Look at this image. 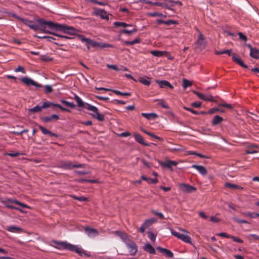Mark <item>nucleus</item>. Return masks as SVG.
<instances>
[{
    "instance_id": "obj_34",
    "label": "nucleus",
    "mask_w": 259,
    "mask_h": 259,
    "mask_svg": "<svg viewBox=\"0 0 259 259\" xmlns=\"http://www.w3.org/2000/svg\"><path fill=\"white\" fill-rule=\"evenodd\" d=\"M114 25L115 27H133L132 25L126 24L124 22H115L114 23Z\"/></svg>"
},
{
    "instance_id": "obj_29",
    "label": "nucleus",
    "mask_w": 259,
    "mask_h": 259,
    "mask_svg": "<svg viewBox=\"0 0 259 259\" xmlns=\"http://www.w3.org/2000/svg\"><path fill=\"white\" fill-rule=\"evenodd\" d=\"M223 120V118L222 117L219 115H215L211 121V123L213 125H216L221 123Z\"/></svg>"
},
{
    "instance_id": "obj_44",
    "label": "nucleus",
    "mask_w": 259,
    "mask_h": 259,
    "mask_svg": "<svg viewBox=\"0 0 259 259\" xmlns=\"http://www.w3.org/2000/svg\"><path fill=\"white\" fill-rule=\"evenodd\" d=\"M245 214L252 219H255L256 217H259V213L254 212H247L245 213Z\"/></svg>"
},
{
    "instance_id": "obj_23",
    "label": "nucleus",
    "mask_w": 259,
    "mask_h": 259,
    "mask_svg": "<svg viewBox=\"0 0 259 259\" xmlns=\"http://www.w3.org/2000/svg\"><path fill=\"white\" fill-rule=\"evenodd\" d=\"M6 229L9 232L12 233H21L23 232V229L22 228L14 226H8Z\"/></svg>"
},
{
    "instance_id": "obj_9",
    "label": "nucleus",
    "mask_w": 259,
    "mask_h": 259,
    "mask_svg": "<svg viewBox=\"0 0 259 259\" xmlns=\"http://www.w3.org/2000/svg\"><path fill=\"white\" fill-rule=\"evenodd\" d=\"M52 106L57 107V108L60 109L62 111H68V112L70 111L68 109H67L66 108H64L63 107L61 106L60 104L53 103H52L50 102H43L41 106H42V108H47L51 107Z\"/></svg>"
},
{
    "instance_id": "obj_19",
    "label": "nucleus",
    "mask_w": 259,
    "mask_h": 259,
    "mask_svg": "<svg viewBox=\"0 0 259 259\" xmlns=\"http://www.w3.org/2000/svg\"><path fill=\"white\" fill-rule=\"evenodd\" d=\"M191 167L197 169L203 176H205L207 174V170L203 166L193 164Z\"/></svg>"
},
{
    "instance_id": "obj_11",
    "label": "nucleus",
    "mask_w": 259,
    "mask_h": 259,
    "mask_svg": "<svg viewBox=\"0 0 259 259\" xmlns=\"http://www.w3.org/2000/svg\"><path fill=\"white\" fill-rule=\"evenodd\" d=\"M193 93L194 94H195L196 95H197L198 96V97L200 99H202V100H203L205 101H210V102H216V101L214 99L213 97L211 95L205 96V95L195 91H193Z\"/></svg>"
},
{
    "instance_id": "obj_13",
    "label": "nucleus",
    "mask_w": 259,
    "mask_h": 259,
    "mask_svg": "<svg viewBox=\"0 0 259 259\" xmlns=\"http://www.w3.org/2000/svg\"><path fill=\"white\" fill-rule=\"evenodd\" d=\"M84 230L85 233L89 237H95L99 235L98 230L95 229L87 227L84 228Z\"/></svg>"
},
{
    "instance_id": "obj_48",
    "label": "nucleus",
    "mask_w": 259,
    "mask_h": 259,
    "mask_svg": "<svg viewBox=\"0 0 259 259\" xmlns=\"http://www.w3.org/2000/svg\"><path fill=\"white\" fill-rule=\"evenodd\" d=\"M184 109L185 110H186V111H190L192 113L195 114V115H198L199 114V112L196 110H194V109L191 108H189V107H185L184 106Z\"/></svg>"
},
{
    "instance_id": "obj_63",
    "label": "nucleus",
    "mask_w": 259,
    "mask_h": 259,
    "mask_svg": "<svg viewBox=\"0 0 259 259\" xmlns=\"http://www.w3.org/2000/svg\"><path fill=\"white\" fill-rule=\"evenodd\" d=\"M20 155V153H19V152H15V153H8V155L12 157H17L19 155Z\"/></svg>"
},
{
    "instance_id": "obj_58",
    "label": "nucleus",
    "mask_w": 259,
    "mask_h": 259,
    "mask_svg": "<svg viewBox=\"0 0 259 259\" xmlns=\"http://www.w3.org/2000/svg\"><path fill=\"white\" fill-rule=\"evenodd\" d=\"M157 179L148 178L147 182L148 183L156 184L158 182Z\"/></svg>"
},
{
    "instance_id": "obj_16",
    "label": "nucleus",
    "mask_w": 259,
    "mask_h": 259,
    "mask_svg": "<svg viewBox=\"0 0 259 259\" xmlns=\"http://www.w3.org/2000/svg\"><path fill=\"white\" fill-rule=\"evenodd\" d=\"M145 3L147 4H149V5H153V6L162 7H163L168 10H171V9L170 8V6H169V4H167V3H160V2H152L151 1H145Z\"/></svg>"
},
{
    "instance_id": "obj_47",
    "label": "nucleus",
    "mask_w": 259,
    "mask_h": 259,
    "mask_svg": "<svg viewBox=\"0 0 259 259\" xmlns=\"http://www.w3.org/2000/svg\"><path fill=\"white\" fill-rule=\"evenodd\" d=\"M45 92L46 94H49L53 91L52 88L50 85H46L45 87Z\"/></svg>"
},
{
    "instance_id": "obj_7",
    "label": "nucleus",
    "mask_w": 259,
    "mask_h": 259,
    "mask_svg": "<svg viewBox=\"0 0 259 259\" xmlns=\"http://www.w3.org/2000/svg\"><path fill=\"white\" fill-rule=\"evenodd\" d=\"M181 190L186 193H190L196 191V188L188 184L182 183L179 184Z\"/></svg>"
},
{
    "instance_id": "obj_64",
    "label": "nucleus",
    "mask_w": 259,
    "mask_h": 259,
    "mask_svg": "<svg viewBox=\"0 0 259 259\" xmlns=\"http://www.w3.org/2000/svg\"><path fill=\"white\" fill-rule=\"evenodd\" d=\"M218 111H219V109L218 108H213L210 109L209 110L208 113H209V114H213V113L217 112Z\"/></svg>"
},
{
    "instance_id": "obj_46",
    "label": "nucleus",
    "mask_w": 259,
    "mask_h": 259,
    "mask_svg": "<svg viewBox=\"0 0 259 259\" xmlns=\"http://www.w3.org/2000/svg\"><path fill=\"white\" fill-rule=\"evenodd\" d=\"M15 72H21L22 73H26V70L24 68L21 66H18L14 70Z\"/></svg>"
},
{
    "instance_id": "obj_1",
    "label": "nucleus",
    "mask_w": 259,
    "mask_h": 259,
    "mask_svg": "<svg viewBox=\"0 0 259 259\" xmlns=\"http://www.w3.org/2000/svg\"><path fill=\"white\" fill-rule=\"evenodd\" d=\"M37 21L38 23V25L34 24L31 20L24 18L21 20L22 22L34 31L40 30L46 33H50L61 39H70V37L55 33H51L50 31L46 30V29L48 28L52 30L60 31L71 35L75 34L76 33L75 29L73 27L53 23L52 21H47L44 19H38L37 20Z\"/></svg>"
},
{
    "instance_id": "obj_25",
    "label": "nucleus",
    "mask_w": 259,
    "mask_h": 259,
    "mask_svg": "<svg viewBox=\"0 0 259 259\" xmlns=\"http://www.w3.org/2000/svg\"><path fill=\"white\" fill-rule=\"evenodd\" d=\"M7 202H11V203H14L16 204H18L24 208H29V209L30 208V206H29L24 203H21V202L18 201L16 199H8L7 200Z\"/></svg>"
},
{
    "instance_id": "obj_33",
    "label": "nucleus",
    "mask_w": 259,
    "mask_h": 259,
    "mask_svg": "<svg viewBox=\"0 0 259 259\" xmlns=\"http://www.w3.org/2000/svg\"><path fill=\"white\" fill-rule=\"evenodd\" d=\"M165 53H166L165 52L158 50L152 51L151 52V54L152 55L158 57H162Z\"/></svg>"
},
{
    "instance_id": "obj_50",
    "label": "nucleus",
    "mask_w": 259,
    "mask_h": 259,
    "mask_svg": "<svg viewBox=\"0 0 259 259\" xmlns=\"http://www.w3.org/2000/svg\"><path fill=\"white\" fill-rule=\"evenodd\" d=\"M149 15L152 17H166L165 15H163L162 14L158 12L151 13L149 14Z\"/></svg>"
},
{
    "instance_id": "obj_4",
    "label": "nucleus",
    "mask_w": 259,
    "mask_h": 259,
    "mask_svg": "<svg viewBox=\"0 0 259 259\" xmlns=\"http://www.w3.org/2000/svg\"><path fill=\"white\" fill-rule=\"evenodd\" d=\"M171 233L175 237L187 243H191V238L186 234H180L173 229L170 230Z\"/></svg>"
},
{
    "instance_id": "obj_14",
    "label": "nucleus",
    "mask_w": 259,
    "mask_h": 259,
    "mask_svg": "<svg viewBox=\"0 0 259 259\" xmlns=\"http://www.w3.org/2000/svg\"><path fill=\"white\" fill-rule=\"evenodd\" d=\"M258 149V146L255 144H250L248 145L245 150V153L246 154H255L258 152L257 149Z\"/></svg>"
},
{
    "instance_id": "obj_53",
    "label": "nucleus",
    "mask_w": 259,
    "mask_h": 259,
    "mask_svg": "<svg viewBox=\"0 0 259 259\" xmlns=\"http://www.w3.org/2000/svg\"><path fill=\"white\" fill-rule=\"evenodd\" d=\"M175 4H178L180 6H182L183 5V4H182V3L181 2L179 1H175L172 0V2H171V4H169V5L170 6V8L171 10H172V9L171 8V7H174Z\"/></svg>"
},
{
    "instance_id": "obj_31",
    "label": "nucleus",
    "mask_w": 259,
    "mask_h": 259,
    "mask_svg": "<svg viewBox=\"0 0 259 259\" xmlns=\"http://www.w3.org/2000/svg\"><path fill=\"white\" fill-rule=\"evenodd\" d=\"M143 117H145L148 120H150L152 119H155L157 117V115L155 113H142L141 114Z\"/></svg>"
},
{
    "instance_id": "obj_60",
    "label": "nucleus",
    "mask_w": 259,
    "mask_h": 259,
    "mask_svg": "<svg viewBox=\"0 0 259 259\" xmlns=\"http://www.w3.org/2000/svg\"><path fill=\"white\" fill-rule=\"evenodd\" d=\"M153 213L155 215H157L158 217H159L160 219H164V215L161 212H158L153 210Z\"/></svg>"
},
{
    "instance_id": "obj_40",
    "label": "nucleus",
    "mask_w": 259,
    "mask_h": 259,
    "mask_svg": "<svg viewBox=\"0 0 259 259\" xmlns=\"http://www.w3.org/2000/svg\"><path fill=\"white\" fill-rule=\"evenodd\" d=\"M61 102L66 106L70 107L71 108H75V105L72 102H69L65 100H61Z\"/></svg>"
},
{
    "instance_id": "obj_8",
    "label": "nucleus",
    "mask_w": 259,
    "mask_h": 259,
    "mask_svg": "<svg viewBox=\"0 0 259 259\" xmlns=\"http://www.w3.org/2000/svg\"><path fill=\"white\" fill-rule=\"evenodd\" d=\"M82 42H84L85 43V45L88 50H90L91 47H93L94 48H98V46L99 45V42H98L89 38H87L82 35Z\"/></svg>"
},
{
    "instance_id": "obj_5",
    "label": "nucleus",
    "mask_w": 259,
    "mask_h": 259,
    "mask_svg": "<svg viewBox=\"0 0 259 259\" xmlns=\"http://www.w3.org/2000/svg\"><path fill=\"white\" fill-rule=\"evenodd\" d=\"M19 79L21 82L28 86L34 85L37 89L42 87V85L41 84L35 82L28 76H24L20 78Z\"/></svg>"
},
{
    "instance_id": "obj_39",
    "label": "nucleus",
    "mask_w": 259,
    "mask_h": 259,
    "mask_svg": "<svg viewBox=\"0 0 259 259\" xmlns=\"http://www.w3.org/2000/svg\"><path fill=\"white\" fill-rule=\"evenodd\" d=\"M63 166L66 168H68V169H70V168H72L73 167H79L81 166V165L80 164H79L78 165H73L71 163L69 162H66L63 165Z\"/></svg>"
},
{
    "instance_id": "obj_24",
    "label": "nucleus",
    "mask_w": 259,
    "mask_h": 259,
    "mask_svg": "<svg viewBox=\"0 0 259 259\" xmlns=\"http://www.w3.org/2000/svg\"><path fill=\"white\" fill-rule=\"evenodd\" d=\"M232 60L234 62L238 64L242 67L244 68H247L248 66L243 63L242 60L240 58L236 57L235 55L232 56Z\"/></svg>"
},
{
    "instance_id": "obj_37",
    "label": "nucleus",
    "mask_w": 259,
    "mask_h": 259,
    "mask_svg": "<svg viewBox=\"0 0 259 259\" xmlns=\"http://www.w3.org/2000/svg\"><path fill=\"white\" fill-rule=\"evenodd\" d=\"M139 81L145 85H149L150 84V81L145 77H140L139 79Z\"/></svg>"
},
{
    "instance_id": "obj_52",
    "label": "nucleus",
    "mask_w": 259,
    "mask_h": 259,
    "mask_svg": "<svg viewBox=\"0 0 259 259\" xmlns=\"http://www.w3.org/2000/svg\"><path fill=\"white\" fill-rule=\"evenodd\" d=\"M81 181H82V184L84 182H89L91 183H96L98 182V180H89V179H83V178H82Z\"/></svg>"
},
{
    "instance_id": "obj_56",
    "label": "nucleus",
    "mask_w": 259,
    "mask_h": 259,
    "mask_svg": "<svg viewBox=\"0 0 259 259\" xmlns=\"http://www.w3.org/2000/svg\"><path fill=\"white\" fill-rule=\"evenodd\" d=\"M230 238L232 239L235 242H238L240 243H242L243 242V241L242 239H241L240 238H236L235 237L233 236H231L230 237Z\"/></svg>"
},
{
    "instance_id": "obj_35",
    "label": "nucleus",
    "mask_w": 259,
    "mask_h": 259,
    "mask_svg": "<svg viewBox=\"0 0 259 259\" xmlns=\"http://www.w3.org/2000/svg\"><path fill=\"white\" fill-rule=\"evenodd\" d=\"M141 42V39L140 38H136L132 41H125L124 44L126 45H134L136 44L140 43Z\"/></svg>"
},
{
    "instance_id": "obj_43",
    "label": "nucleus",
    "mask_w": 259,
    "mask_h": 259,
    "mask_svg": "<svg viewBox=\"0 0 259 259\" xmlns=\"http://www.w3.org/2000/svg\"><path fill=\"white\" fill-rule=\"evenodd\" d=\"M192 83L190 81L184 79L183 81V87L184 89H186L187 88L191 86Z\"/></svg>"
},
{
    "instance_id": "obj_21",
    "label": "nucleus",
    "mask_w": 259,
    "mask_h": 259,
    "mask_svg": "<svg viewBox=\"0 0 259 259\" xmlns=\"http://www.w3.org/2000/svg\"><path fill=\"white\" fill-rule=\"evenodd\" d=\"M157 249L160 252L165 254V255L168 257H172L174 256L173 253L169 250L161 247H158Z\"/></svg>"
},
{
    "instance_id": "obj_12",
    "label": "nucleus",
    "mask_w": 259,
    "mask_h": 259,
    "mask_svg": "<svg viewBox=\"0 0 259 259\" xmlns=\"http://www.w3.org/2000/svg\"><path fill=\"white\" fill-rule=\"evenodd\" d=\"M115 234L120 237V238L122 239V241L127 245L132 240L130 239L128 235L124 232H122L119 231H116L115 232Z\"/></svg>"
},
{
    "instance_id": "obj_28",
    "label": "nucleus",
    "mask_w": 259,
    "mask_h": 259,
    "mask_svg": "<svg viewBox=\"0 0 259 259\" xmlns=\"http://www.w3.org/2000/svg\"><path fill=\"white\" fill-rule=\"evenodd\" d=\"M250 56L255 59H259V50L256 48H251Z\"/></svg>"
},
{
    "instance_id": "obj_59",
    "label": "nucleus",
    "mask_w": 259,
    "mask_h": 259,
    "mask_svg": "<svg viewBox=\"0 0 259 259\" xmlns=\"http://www.w3.org/2000/svg\"><path fill=\"white\" fill-rule=\"evenodd\" d=\"M238 35L239 36L240 39L244 41L247 40V37L245 35H244L242 32H239Z\"/></svg>"
},
{
    "instance_id": "obj_10",
    "label": "nucleus",
    "mask_w": 259,
    "mask_h": 259,
    "mask_svg": "<svg viewBox=\"0 0 259 259\" xmlns=\"http://www.w3.org/2000/svg\"><path fill=\"white\" fill-rule=\"evenodd\" d=\"M94 14L96 16H99L102 19H109L108 15L104 9L94 8Z\"/></svg>"
},
{
    "instance_id": "obj_38",
    "label": "nucleus",
    "mask_w": 259,
    "mask_h": 259,
    "mask_svg": "<svg viewBox=\"0 0 259 259\" xmlns=\"http://www.w3.org/2000/svg\"><path fill=\"white\" fill-rule=\"evenodd\" d=\"M137 31V29L135 27H133L132 29L128 30V29H123L121 30V33H126L128 35H130L134 32H136Z\"/></svg>"
},
{
    "instance_id": "obj_57",
    "label": "nucleus",
    "mask_w": 259,
    "mask_h": 259,
    "mask_svg": "<svg viewBox=\"0 0 259 259\" xmlns=\"http://www.w3.org/2000/svg\"><path fill=\"white\" fill-rule=\"evenodd\" d=\"M175 24H177L176 22L175 21H174L172 20L164 21V24H165L166 25H170Z\"/></svg>"
},
{
    "instance_id": "obj_27",
    "label": "nucleus",
    "mask_w": 259,
    "mask_h": 259,
    "mask_svg": "<svg viewBox=\"0 0 259 259\" xmlns=\"http://www.w3.org/2000/svg\"><path fill=\"white\" fill-rule=\"evenodd\" d=\"M134 136L137 142L144 146H149L148 144L144 142L143 138L140 134L135 133Z\"/></svg>"
},
{
    "instance_id": "obj_3",
    "label": "nucleus",
    "mask_w": 259,
    "mask_h": 259,
    "mask_svg": "<svg viewBox=\"0 0 259 259\" xmlns=\"http://www.w3.org/2000/svg\"><path fill=\"white\" fill-rule=\"evenodd\" d=\"M52 242L55 244V247L59 249H65L75 251L81 255V249L75 245H73L66 241H59L54 240Z\"/></svg>"
},
{
    "instance_id": "obj_55",
    "label": "nucleus",
    "mask_w": 259,
    "mask_h": 259,
    "mask_svg": "<svg viewBox=\"0 0 259 259\" xmlns=\"http://www.w3.org/2000/svg\"><path fill=\"white\" fill-rule=\"evenodd\" d=\"M191 106L192 107H196V108H200L201 106V103L199 102H195L194 103H192L191 104Z\"/></svg>"
},
{
    "instance_id": "obj_54",
    "label": "nucleus",
    "mask_w": 259,
    "mask_h": 259,
    "mask_svg": "<svg viewBox=\"0 0 259 259\" xmlns=\"http://www.w3.org/2000/svg\"><path fill=\"white\" fill-rule=\"evenodd\" d=\"M40 38H45L48 41L50 42H53V40H56V38H54L53 37L50 36H44L42 37H40Z\"/></svg>"
},
{
    "instance_id": "obj_6",
    "label": "nucleus",
    "mask_w": 259,
    "mask_h": 259,
    "mask_svg": "<svg viewBox=\"0 0 259 259\" xmlns=\"http://www.w3.org/2000/svg\"><path fill=\"white\" fill-rule=\"evenodd\" d=\"M195 45L196 48L200 50H203L206 47V42L205 37L201 32H199L198 38L195 42Z\"/></svg>"
},
{
    "instance_id": "obj_41",
    "label": "nucleus",
    "mask_w": 259,
    "mask_h": 259,
    "mask_svg": "<svg viewBox=\"0 0 259 259\" xmlns=\"http://www.w3.org/2000/svg\"><path fill=\"white\" fill-rule=\"evenodd\" d=\"M112 92L114 93L115 94L117 95L123 96H130L131 95V93H122L117 90H112Z\"/></svg>"
},
{
    "instance_id": "obj_26",
    "label": "nucleus",
    "mask_w": 259,
    "mask_h": 259,
    "mask_svg": "<svg viewBox=\"0 0 259 259\" xmlns=\"http://www.w3.org/2000/svg\"><path fill=\"white\" fill-rule=\"evenodd\" d=\"M144 249L145 251L149 252L150 254H155V250L154 247L149 243H147L144 247Z\"/></svg>"
},
{
    "instance_id": "obj_30",
    "label": "nucleus",
    "mask_w": 259,
    "mask_h": 259,
    "mask_svg": "<svg viewBox=\"0 0 259 259\" xmlns=\"http://www.w3.org/2000/svg\"><path fill=\"white\" fill-rule=\"evenodd\" d=\"M153 102H157V105L161 106L163 108H165V109L169 108L168 105L163 99H155L153 100Z\"/></svg>"
},
{
    "instance_id": "obj_20",
    "label": "nucleus",
    "mask_w": 259,
    "mask_h": 259,
    "mask_svg": "<svg viewBox=\"0 0 259 259\" xmlns=\"http://www.w3.org/2000/svg\"><path fill=\"white\" fill-rule=\"evenodd\" d=\"M39 128L40 130L41 133L44 135H48L51 137H55L56 138L58 137V135L55 133H52L51 131H49L45 127H43L41 125H39Z\"/></svg>"
},
{
    "instance_id": "obj_17",
    "label": "nucleus",
    "mask_w": 259,
    "mask_h": 259,
    "mask_svg": "<svg viewBox=\"0 0 259 259\" xmlns=\"http://www.w3.org/2000/svg\"><path fill=\"white\" fill-rule=\"evenodd\" d=\"M178 163L176 161L167 160L165 161L160 162V165L170 169L171 170H172L173 169L171 168V166H177Z\"/></svg>"
},
{
    "instance_id": "obj_22",
    "label": "nucleus",
    "mask_w": 259,
    "mask_h": 259,
    "mask_svg": "<svg viewBox=\"0 0 259 259\" xmlns=\"http://www.w3.org/2000/svg\"><path fill=\"white\" fill-rule=\"evenodd\" d=\"M59 119V116L57 114H52L50 116L43 117L41 118L42 120L45 122H50L53 119L57 120H58Z\"/></svg>"
},
{
    "instance_id": "obj_49",
    "label": "nucleus",
    "mask_w": 259,
    "mask_h": 259,
    "mask_svg": "<svg viewBox=\"0 0 259 259\" xmlns=\"http://www.w3.org/2000/svg\"><path fill=\"white\" fill-rule=\"evenodd\" d=\"M113 46L108 44H105V43H100L99 45L98 46V48H112Z\"/></svg>"
},
{
    "instance_id": "obj_15",
    "label": "nucleus",
    "mask_w": 259,
    "mask_h": 259,
    "mask_svg": "<svg viewBox=\"0 0 259 259\" xmlns=\"http://www.w3.org/2000/svg\"><path fill=\"white\" fill-rule=\"evenodd\" d=\"M126 246L129 250L130 254L134 255L137 252V246L136 244L133 241H132L128 243Z\"/></svg>"
},
{
    "instance_id": "obj_2",
    "label": "nucleus",
    "mask_w": 259,
    "mask_h": 259,
    "mask_svg": "<svg viewBox=\"0 0 259 259\" xmlns=\"http://www.w3.org/2000/svg\"><path fill=\"white\" fill-rule=\"evenodd\" d=\"M82 109H87L89 112V113L94 118L97 119L100 121H104L105 118L104 115L99 113V110L96 107L82 101Z\"/></svg>"
},
{
    "instance_id": "obj_61",
    "label": "nucleus",
    "mask_w": 259,
    "mask_h": 259,
    "mask_svg": "<svg viewBox=\"0 0 259 259\" xmlns=\"http://www.w3.org/2000/svg\"><path fill=\"white\" fill-rule=\"evenodd\" d=\"M131 135V133L129 132H123L120 134H119V136L121 137H126L130 136Z\"/></svg>"
},
{
    "instance_id": "obj_45",
    "label": "nucleus",
    "mask_w": 259,
    "mask_h": 259,
    "mask_svg": "<svg viewBox=\"0 0 259 259\" xmlns=\"http://www.w3.org/2000/svg\"><path fill=\"white\" fill-rule=\"evenodd\" d=\"M148 238L152 241L154 242L156 239V235L151 231L148 232Z\"/></svg>"
},
{
    "instance_id": "obj_32",
    "label": "nucleus",
    "mask_w": 259,
    "mask_h": 259,
    "mask_svg": "<svg viewBox=\"0 0 259 259\" xmlns=\"http://www.w3.org/2000/svg\"><path fill=\"white\" fill-rule=\"evenodd\" d=\"M42 109V106H40L39 105H36L32 108L29 109L28 112L30 113L38 112L40 111Z\"/></svg>"
},
{
    "instance_id": "obj_36",
    "label": "nucleus",
    "mask_w": 259,
    "mask_h": 259,
    "mask_svg": "<svg viewBox=\"0 0 259 259\" xmlns=\"http://www.w3.org/2000/svg\"><path fill=\"white\" fill-rule=\"evenodd\" d=\"M155 222L154 219H149L146 220L143 223V226H144L146 228H147L150 226H151L154 222Z\"/></svg>"
},
{
    "instance_id": "obj_18",
    "label": "nucleus",
    "mask_w": 259,
    "mask_h": 259,
    "mask_svg": "<svg viewBox=\"0 0 259 259\" xmlns=\"http://www.w3.org/2000/svg\"><path fill=\"white\" fill-rule=\"evenodd\" d=\"M156 82L158 84L160 88H169L170 89H172L174 88V87L166 80H156Z\"/></svg>"
},
{
    "instance_id": "obj_62",
    "label": "nucleus",
    "mask_w": 259,
    "mask_h": 259,
    "mask_svg": "<svg viewBox=\"0 0 259 259\" xmlns=\"http://www.w3.org/2000/svg\"><path fill=\"white\" fill-rule=\"evenodd\" d=\"M107 66L108 68L113 69L114 70H118V68L116 65L108 64Z\"/></svg>"
},
{
    "instance_id": "obj_42",
    "label": "nucleus",
    "mask_w": 259,
    "mask_h": 259,
    "mask_svg": "<svg viewBox=\"0 0 259 259\" xmlns=\"http://www.w3.org/2000/svg\"><path fill=\"white\" fill-rule=\"evenodd\" d=\"M225 187L226 188H231L232 189H236V188H238V185L234 184L226 183L225 184Z\"/></svg>"
},
{
    "instance_id": "obj_51",
    "label": "nucleus",
    "mask_w": 259,
    "mask_h": 259,
    "mask_svg": "<svg viewBox=\"0 0 259 259\" xmlns=\"http://www.w3.org/2000/svg\"><path fill=\"white\" fill-rule=\"evenodd\" d=\"M233 220L237 223L239 224L246 223L249 224V222L244 220L239 219L237 218H234Z\"/></svg>"
}]
</instances>
